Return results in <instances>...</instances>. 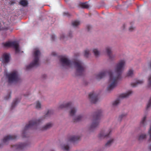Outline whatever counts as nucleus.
I'll use <instances>...</instances> for the list:
<instances>
[{"instance_id": "29", "label": "nucleus", "mask_w": 151, "mask_h": 151, "mask_svg": "<svg viewBox=\"0 0 151 151\" xmlns=\"http://www.w3.org/2000/svg\"><path fill=\"white\" fill-rule=\"evenodd\" d=\"M52 113H53V112L52 110H48V111L47 113L44 116V118H45V117L50 115Z\"/></svg>"}, {"instance_id": "33", "label": "nucleus", "mask_w": 151, "mask_h": 151, "mask_svg": "<svg viewBox=\"0 0 151 151\" xmlns=\"http://www.w3.org/2000/svg\"><path fill=\"white\" fill-rule=\"evenodd\" d=\"M151 106V97L150 99L147 106V109H148Z\"/></svg>"}, {"instance_id": "22", "label": "nucleus", "mask_w": 151, "mask_h": 151, "mask_svg": "<svg viewBox=\"0 0 151 151\" xmlns=\"http://www.w3.org/2000/svg\"><path fill=\"white\" fill-rule=\"evenodd\" d=\"M83 117L82 116L80 115L76 117V118L73 119V121L74 122H79L82 120L83 119Z\"/></svg>"}, {"instance_id": "16", "label": "nucleus", "mask_w": 151, "mask_h": 151, "mask_svg": "<svg viewBox=\"0 0 151 151\" xmlns=\"http://www.w3.org/2000/svg\"><path fill=\"white\" fill-rule=\"evenodd\" d=\"M9 55L7 53H4L3 55V62L4 63H6L9 62Z\"/></svg>"}, {"instance_id": "41", "label": "nucleus", "mask_w": 151, "mask_h": 151, "mask_svg": "<svg viewBox=\"0 0 151 151\" xmlns=\"http://www.w3.org/2000/svg\"><path fill=\"white\" fill-rule=\"evenodd\" d=\"M10 97H11L10 94H9V95H8V97L7 98V96H6V97H5V98L6 100H7L9 99L10 98Z\"/></svg>"}, {"instance_id": "8", "label": "nucleus", "mask_w": 151, "mask_h": 151, "mask_svg": "<svg viewBox=\"0 0 151 151\" xmlns=\"http://www.w3.org/2000/svg\"><path fill=\"white\" fill-rule=\"evenodd\" d=\"M71 106L72 103L71 102H69L67 103L63 104L60 105L59 108L60 109H63L70 107V110L69 111V114L70 116H73L76 113L77 109L74 107H71Z\"/></svg>"}, {"instance_id": "21", "label": "nucleus", "mask_w": 151, "mask_h": 151, "mask_svg": "<svg viewBox=\"0 0 151 151\" xmlns=\"http://www.w3.org/2000/svg\"><path fill=\"white\" fill-rule=\"evenodd\" d=\"M19 4L23 6H26L28 4V2L26 0H21L19 2Z\"/></svg>"}, {"instance_id": "47", "label": "nucleus", "mask_w": 151, "mask_h": 151, "mask_svg": "<svg viewBox=\"0 0 151 151\" xmlns=\"http://www.w3.org/2000/svg\"><path fill=\"white\" fill-rule=\"evenodd\" d=\"M125 25H124V28L125 27Z\"/></svg>"}, {"instance_id": "4", "label": "nucleus", "mask_w": 151, "mask_h": 151, "mask_svg": "<svg viewBox=\"0 0 151 151\" xmlns=\"http://www.w3.org/2000/svg\"><path fill=\"white\" fill-rule=\"evenodd\" d=\"M41 119H39L38 120L36 119L32 120L30 121L28 124L25 126L22 133V136L23 137H26L25 135L26 131L29 129L33 128L36 127L38 124L41 122Z\"/></svg>"}, {"instance_id": "15", "label": "nucleus", "mask_w": 151, "mask_h": 151, "mask_svg": "<svg viewBox=\"0 0 151 151\" xmlns=\"http://www.w3.org/2000/svg\"><path fill=\"white\" fill-rule=\"evenodd\" d=\"M80 137V136H71L69 137L68 140L70 142H75L79 140Z\"/></svg>"}, {"instance_id": "26", "label": "nucleus", "mask_w": 151, "mask_h": 151, "mask_svg": "<svg viewBox=\"0 0 151 151\" xmlns=\"http://www.w3.org/2000/svg\"><path fill=\"white\" fill-rule=\"evenodd\" d=\"M80 5L83 8H88L89 7V5L86 2L81 3L80 4Z\"/></svg>"}, {"instance_id": "49", "label": "nucleus", "mask_w": 151, "mask_h": 151, "mask_svg": "<svg viewBox=\"0 0 151 151\" xmlns=\"http://www.w3.org/2000/svg\"><path fill=\"white\" fill-rule=\"evenodd\" d=\"M1 144H0V147H1Z\"/></svg>"}, {"instance_id": "17", "label": "nucleus", "mask_w": 151, "mask_h": 151, "mask_svg": "<svg viewBox=\"0 0 151 151\" xmlns=\"http://www.w3.org/2000/svg\"><path fill=\"white\" fill-rule=\"evenodd\" d=\"M26 146L24 143H19L16 145H14L12 146L13 147H15L17 149H22Z\"/></svg>"}, {"instance_id": "7", "label": "nucleus", "mask_w": 151, "mask_h": 151, "mask_svg": "<svg viewBox=\"0 0 151 151\" xmlns=\"http://www.w3.org/2000/svg\"><path fill=\"white\" fill-rule=\"evenodd\" d=\"M9 83L17 82L19 81V78L18 72L17 71H14L7 75Z\"/></svg>"}, {"instance_id": "46", "label": "nucleus", "mask_w": 151, "mask_h": 151, "mask_svg": "<svg viewBox=\"0 0 151 151\" xmlns=\"http://www.w3.org/2000/svg\"><path fill=\"white\" fill-rule=\"evenodd\" d=\"M46 75H44L43 76V77H45L46 76Z\"/></svg>"}, {"instance_id": "11", "label": "nucleus", "mask_w": 151, "mask_h": 151, "mask_svg": "<svg viewBox=\"0 0 151 151\" xmlns=\"http://www.w3.org/2000/svg\"><path fill=\"white\" fill-rule=\"evenodd\" d=\"M98 96L94 92H93L90 93L89 95V98L92 103L95 104L98 101Z\"/></svg>"}, {"instance_id": "25", "label": "nucleus", "mask_w": 151, "mask_h": 151, "mask_svg": "<svg viewBox=\"0 0 151 151\" xmlns=\"http://www.w3.org/2000/svg\"><path fill=\"white\" fill-rule=\"evenodd\" d=\"M146 117L145 116L144 117H143L142 120L141 121L140 123V125L141 126H145L146 124Z\"/></svg>"}, {"instance_id": "32", "label": "nucleus", "mask_w": 151, "mask_h": 151, "mask_svg": "<svg viewBox=\"0 0 151 151\" xmlns=\"http://www.w3.org/2000/svg\"><path fill=\"white\" fill-rule=\"evenodd\" d=\"M146 138V135L145 134H142L140 135L139 138L138 139L139 140H142Z\"/></svg>"}, {"instance_id": "18", "label": "nucleus", "mask_w": 151, "mask_h": 151, "mask_svg": "<svg viewBox=\"0 0 151 151\" xmlns=\"http://www.w3.org/2000/svg\"><path fill=\"white\" fill-rule=\"evenodd\" d=\"M52 123H50L47 124L45 126L42 127L41 130H47L50 128L52 126Z\"/></svg>"}, {"instance_id": "36", "label": "nucleus", "mask_w": 151, "mask_h": 151, "mask_svg": "<svg viewBox=\"0 0 151 151\" xmlns=\"http://www.w3.org/2000/svg\"><path fill=\"white\" fill-rule=\"evenodd\" d=\"M148 85L149 86H151V76H150V77L148 79Z\"/></svg>"}, {"instance_id": "13", "label": "nucleus", "mask_w": 151, "mask_h": 151, "mask_svg": "<svg viewBox=\"0 0 151 151\" xmlns=\"http://www.w3.org/2000/svg\"><path fill=\"white\" fill-rule=\"evenodd\" d=\"M60 61L63 65L68 66L72 63L67 58L63 57L60 59Z\"/></svg>"}, {"instance_id": "39", "label": "nucleus", "mask_w": 151, "mask_h": 151, "mask_svg": "<svg viewBox=\"0 0 151 151\" xmlns=\"http://www.w3.org/2000/svg\"><path fill=\"white\" fill-rule=\"evenodd\" d=\"M55 35H51V39L52 40H55Z\"/></svg>"}, {"instance_id": "30", "label": "nucleus", "mask_w": 151, "mask_h": 151, "mask_svg": "<svg viewBox=\"0 0 151 151\" xmlns=\"http://www.w3.org/2000/svg\"><path fill=\"white\" fill-rule=\"evenodd\" d=\"M89 54V51L88 50H85L84 52V56L86 57H88Z\"/></svg>"}, {"instance_id": "19", "label": "nucleus", "mask_w": 151, "mask_h": 151, "mask_svg": "<svg viewBox=\"0 0 151 151\" xmlns=\"http://www.w3.org/2000/svg\"><path fill=\"white\" fill-rule=\"evenodd\" d=\"M114 141V139L113 138H111L108 141L105 145V146L106 147H108L110 146L113 143Z\"/></svg>"}, {"instance_id": "40", "label": "nucleus", "mask_w": 151, "mask_h": 151, "mask_svg": "<svg viewBox=\"0 0 151 151\" xmlns=\"http://www.w3.org/2000/svg\"><path fill=\"white\" fill-rule=\"evenodd\" d=\"M134 29V28L131 27L129 28V30L130 31H132Z\"/></svg>"}, {"instance_id": "38", "label": "nucleus", "mask_w": 151, "mask_h": 151, "mask_svg": "<svg viewBox=\"0 0 151 151\" xmlns=\"http://www.w3.org/2000/svg\"><path fill=\"white\" fill-rule=\"evenodd\" d=\"M87 28L88 30V31H89L90 29L91 28V27L89 25H88L87 26Z\"/></svg>"}, {"instance_id": "28", "label": "nucleus", "mask_w": 151, "mask_h": 151, "mask_svg": "<svg viewBox=\"0 0 151 151\" xmlns=\"http://www.w3.org/2000/svg\"><path fill=\"white\" fill-rule=\"evenodd\" d=\"M133 75V70L132 69H130L127 74V76L128 77H132V76Z\"/></svg>"}, {"instance_id": "2", "label": "nucleus", "mask_w": 151, "mask_h": 151, "mask_svg": "<svg viewBox=\"0 0 151 151\" xmlns=\"http://www.w3.org/2000/svg\"><path fill=\"white\" fill-rule=\"evenodd\" d=\"M40 52L38 50H36L34 52V59L33 61L29 65L26 67L27 70H29L33 67H36L39 65V56L40 54Z\"/></svg>"}, {"instance_id": "44", "label": "nucleus", "mask_w": 151, "mask_h": 151, "mask_svg": "<svg viewBox=\"0 0 151 151\" xmlns=\"http://www.w3.org/2000/svg\"><path fill=\"white\" fill-rule=\"evenodd\" d=\"M52 54L53 55H56V53L55 52H52Z\"/></svg>"}, {"instance_id": "5", "label": "nucleus", "mask_w": 151, "mask_h": 151, "mask_svg": "<svg viewBox=\"0 0 151 151\" xmlns=\"http://www.w3.org/2000/svg\"><path fill=\"white\" fill-rule=\"evenodd\" d=\"M73 63L76 68L77 75H83L85 70V67L81 61L79 60L75 61L73 62Z\"/></svg>"}, {"instance_id": "24", "label": "nucleus", "mask_w": 151, "mask_h": 151, "mask_svg": "<svg viewBox=\"0 0 151 151\" xmlns=\"http://www.w3.org/2000/svg\"><path fill=\"white\" fill-rule=\"evenodd\" d=\"M80 24V22L78 20H75L73 21L72 22V25L74 27H76Z\"/></svg>"}, {"instance_id": "43", "label": "nucleus", "mask_w": 151, "mask_h": 151, "mask_svg": "<svg viewBox=\"0 0 151 151\" xmlns=\"http://www.w3.org/2000/svg\"><path fill=\"white\" fill-rule=\"evenodd\" d=\"M149 66L150 67V68H151V60L149 64Z\"/></svg>"}, {"instance_id": "27", "label": "nucleus", "mask_w": 151, "mask_h": 151, "mask_svg": "<svg viewBox=\"0 0 151 151\" xmlns=\"http://www.w3.org/2000/svg\"><path fill=\"white\" fill-rule=\"evenodd\" d=\"M62 149L64 150L68 151L69 150V147L68 145H64L62 146Z\"/></svg>"}, {"instance_id": "10", "label": "nucleus", "mask_w": 151, "mask_h": 151, "mask_svg": "<svg viewBox=\"0 0 151 151\" xmlns=\"http://www.w3.org/2000/svg\"><path fill=\"white\" fill-rule=\"evenodd\" d=\"M111 131L110 129H109L108 131L106 130H102L99 134V137L100 139H102L109 137Z\"/></svg>"}, {"instance_id": "20", "label": "nucleus", "mask_w": 151, "mask_h": 151, "mask_svg": "<svg viewBox=\"0 0 151 151\" xmlns=\"http://www.w3.org/2000/svg\"><path fill=\"white\" fill-rule=\"evenodd\" d=\"M20 100V99H16L12 104L11 109H12L14 108Z\"/></svg>"}, {"instance_id": "34", "label": "nucleus", "mask_w": 151, "mask_h": 151, "mask_svg": "<svg viewBox=\"0 0 151 151\" xmlns=\"http://www.w3.org/2000/svg\"><path fill=\"white\" fill-rule=\"evenodd\" d=\"M36 108L37 109H39L41 108V104L38 101L36 102Z\"/></svg>"}, {"instance_id": "35", "label": "nucleus", "mask_w": 151, "mask_h": 151, "mask_svg": "<svg viewBox=\"0 0 151 151\" xmlns=\"http://www.w3.org/2000/svg\"><path fill=\"white\" fill-rule=\"evenodd\" d=\"M126 115L127 114H122L119 116V118L120 119H121L122 118H123L124 117L126 116Z\"/></svg>"}, {"instance_id": "3", "label": "nucleus", "mask_w": 151, "mask_h": 151, "mask_svg": "<svg viewBox=\"0 0 151 151\" xmlns=\"http://www.w3.org/2000/svg\"><path fill=\"white\" fill-rule=\"evenodd\" d=\"M101 114L102 111L100 109L98 110L94 113L93 116V120L90 128L91 130L98 126Z\"/></svg>"}, {"instance_id": "6", "label": "nucleus", "mask_w": 151, "mask_h": 151, "mask_svg": "<svg viewBox=\"0 0 151 151\" xmlns=\"http://www.w3.org/2000/svg\"><path fill=\"white\" fill-rule=\"evenodd\" d=\"M2 45L4 47H12L14 49L15 53H18L19 52L20 50L19 48V45L16 41L7 42L6 43H3Z\"/></svg>"}, {"instance_id": "31", "label": "nucleus", "mask_w": 151, "mask_h": 151, "mask_svg": "<svg viewBox=\"0 0 151 151\" xmlns=\"http://www.w3.org/2000/svg\"><path fill=\"white\" fill-rule=\"evenodd\" d=\"M94 55L96 57L98 56L100 54L99 52L97 49H94L93 50Z\"/></svg>"}, {"instance_id": "1", "label": "nucleus", "mask_w": 151, "mask_h": 151, "mask_svg": "<svg viewBox=\"0 0 151 151\" xmlns=\"http://www.w3.org/2000/svg\"><path fill=\"white\" fill-rule=\"evenodd\" d=\"M125 64V61L121 60L116 64L114 73H112L111 71L108 72L109 76V83H110L107 88V90L108 91H111L116 86L118 81L121 78V75L123 70ZM107 73V72L105 71L101 72L96 76V78L97 79H101L106 75Z\"/></svg>"}, {"instance_id": "48", "label": "nucleus", "mask_w": 151, "mask_h": 151, "mask_svg": "<svg viewBox=\"0 0 151 151\" xmlns=\"http://www.w3.org/2000/svg\"><path fill=\"white\" fill-rule=\"evenodd\" d=\"M69 36H70V37H71V36H70V33L69 35Z\"/></svg>"}, {"instance_id": "14", "label": "nucleus", "mask_w": 151, "mask_h": 151, "mask_svg": "<svg viewBox=\"0 0 151 151\" xmlns=\"http://www.w3.org/2000/svg\"><path fill=\"white\" fill-rule=\"evenodd\" d=\"M106 50L109 59L111 60H112L114 59V56L112 55L111 48L109 47H107L106 48Z\"/></svg>"}, {"instance_id": "9", "label": "nucleus", "mask_w": 151, "mask_h": 151, "mask_svg": "<svg viewBox=\"0 0 151 151\" xmlns=\"http://www.w3.org/2000/svg\"><path fill=\"white\" fill-rule=\"evenodd\" d=\"M132 93V91H129L127 93H123L121 94L118 99H117L113 103V105L114 106H116L120 102V99L122 98H125L128 97L130 94Z\"/></svg>"}, {"instance_id": "23", "label": "nucleus", "mask_w": 151, "mask_h": 151, "mask_svg": "<svg viewBox=\"0 0 151 151\" xmlns=\"http://www.w3.org/2000/svg\"><path fill=\"white\" fill-rule=\"evenodd\" d=\"M143 83V81L142 80H138L137 82L135 83H132L131 84V86L133 87L136 86L137 84H142Z\"/></svg>"}, {"instance_id": "12", "label": "nucleus", "mask_w": 151, "mask_h": 151, "mask_svg": "<svg viewBox=\"0 0 151 151\" xmlns=\"http://www.w3.org/2000/svg\"><path fill=\"white\" fill-rule=\"evenodd\" d=\"M17 137L16 136L14 135L6 136L4 137L1 142L3 143H6L10 140H13L16 139Z\"/></svg>"}, {"instance_id": "45", "label": "nucleus", "mask_w": 151, "mask_h": 151, "mask_svg": "<svg viewBox=\"0 0 151 151\" xmlns=\"http://www.w3.org/2000/svg\"><path fill=\"white\" fill-rule=\"evenodd\" d=\"M149 148L150 149V150L151 151V145L150 146Z\"/></svg>"}, {"instance_id": "37", "label": "nucleus", "mask_w": 151, "mask_h": 151, "mask_svg": "<svg viewBox=\"0 0 151 151\" xmlns=\"http://www.w3.org/2000/svg\"><path fill=\"white\" fill-rule=\"evenodd\" d=\"M63 15L64 16H70V14L68 12L64 13Z\"/></svg>"}, {"instance_id": "42", "label": "nucleus", "mask_w": 151, "mask_h": 151, "mask_svg": "<svg viewBox=\"0 0 151 151\" xmlns=\"http://www.w3.org/2000/svg\"><path fill=\"white\" fill-rule=\"evenodd\" d=\"M64 37V36L63 34L61 35L60 37V39H63Z\"/></svg>"}]
</instances>
